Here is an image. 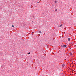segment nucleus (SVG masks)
Here are the masks:
<instances>
[{"label": "nucleus", "mask_w": 76, "mask_h": 76, "mask_svg": "<svg viewBox=\"0 0 76 76\" xmlns=\"http://www.w3.org/2000/svg\"><path fill=\"white\" fill-rule=\"evenodd\" d=\"M67 45H63V48H64V47H66Z\"/></svg>", "instance_id": "nucleus-1"}, {"label": "nucleus", "mask_w": 76, "mask_h": 76, "mask_svg": "<svg viewBox=\"0 0 76 76\" xmlns=\"http://www.w3.org/2000/svg\"><path fill=\"white\" fill-rule=\"evenodd\" d=\"M68 41H70V38H68Z\"/></svg>", "instance_id": "nucleus-2"}, {"label": "nucleus", "mask_w": 76, "mask_h": 76, "mask_svg": "<svg viewBox=\"0 0 76 76\" xmlns=\"http://www.w3.org/2000/svg\"><path fill=\"white\" fill-rule=\"evenodd\" d=\"M61 26H62V25H60V26H58V27H61Z\"/></svg>", "instance_id": "nucleus-3"}, {"label": "nucleus", "mask_w": 76, "mask_h": 76, "mask_svg": "<svg viewBox=\"0 0 76 76\" xmlns=\"http://www.w3.org/2000/svg\"><path fill=\"white\" fill-rule=\"evenodd\" d=\"M55 3H57V1H55Z\"/></svg>", "instance_id": "nucleus-4"}, {"label": "nucleus", "mask_w": 76, "mask_h": 76, "mask_svg": "<svg viewBox=\"0 0 76 76\" xmlns=\"http://www.w3.org/2000/svg\"><path fill=\"white\" fill-rule=\"evenodd\" d=\"M39 32L40 33H42L41 31H39Z\"/></svg>", "instance_id": "nucleus-5"}, {"label": "nucleus", "mask_w": 76, "mask_h": 76, "mask_svg": "<svg viewBox=\"0 0 76 76\" xmlns=\"http://www.w3.org/2000/svg\"><path fill=\"white\" fill-rule=\"evenodd\" d=\"M62 66H63V67H64V64H63Z\"/></svg>", "instance_id": "nucleus-6"}, {"label": "nucleus", "mask_w": 76, "mask_h": 76, "mask_svg": "<svg viewBox=\"0 0 76 76\" xmlns=\"http://www.w3.org/2000/svg\"><path fill=\"white\" fill-rule=\"evenodd\" d=\"M61 47H63V45H61Z\"/></svg>", "instance_id": "nucleus-7"}, {"label": "nucleus", "mask_w": 76, "mask_h": 76, "mask_svg": "<svg viewBox=\"0 0 76 76\" xmlns=\"http://www.w3.org/2000/svg\"><path fill=\"white\" fill-rule=\"evenodd\" d=\"M12 27H14V26L13 25H12Z\"/></svg>", "instance_id": "nucleus-8"}, {"label": "nucleus", "mask_w": 76, "mask_h": 76, "mask_svg": "<svg viewBox=\"0 0 76 76\" xmlns=\"http://www.w3.org/2000/svg\"><path fill=\"white\" fill-rule=\"evenodd\" d=\"M30 54V52H29V53H28V54Z\"/></svg>", "instance_id": "nucleus-9"}, {"label": "nucleus", "mask_w": 76, "mask_h": 76, "mask_svg": "<svg viewBox=\"0 0 76 76\" xmlns=\"http://www.w3.org/2000/svg\"><path fill=\"white\" fill-rule=\"evenodd\" d=\"M55 11H57V10H55V11H54V12H55Z\"/></svg>", "instance_id": "nucleus-10"}, {"label": "nucleus", "mask_w": 76, "mask_h": 76, "mask_svg": "<svg viewBox=\"0 0 76 76\" xmlns=\"http://www.w3.org/2000/svg\"><path fill=\"white\" fill-rule=\"evenodd\" d=\"M38 3H39V2H37Z\"/></svg>", "instance_id": "nucleus-11"}, {"label": "nucleus", "mask_w": 76, "mask_h": 76, "mask_svg": "<svg viewBox=\"0 0 76 76\" xmlns=\"http://www.w3.org/2000/svg\"><path fill=\"white\" fill-rule=\"evenodd\" d=\"M17 26H16V28H17Z\"/></svg>", "instance_id": "nucleus-12"}]
</instances>
